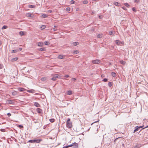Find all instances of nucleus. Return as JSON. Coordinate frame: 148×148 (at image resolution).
Returning <instances> with one entry per match:
<instances>
[{"mask_svg": "<svg viewBox=\"0 0 148 148\" xmlns=\"http://www.w3.org/2000/svg\"><path fill=\"white\" fill-rule=\"evenodd\" d=\"M140 145H139V144H138V145H136V147H138H138H140Z\"/></svg>", "mask_w": 148, "mask_h": 148, "instance_id": "54", "label": "nucleus"}, {"mask_svg": "<svg viewBox=\"0 0 148 148\" xmlns=\"http://www.w3.org/2000/svg\"><path fill=\"white\" fill-rule=\"evenodd\" d=\"M53 30L56 31V30L54 29V28H53Z\"/></svg>", "mask_w": 148, "mask_h": 148, "instance_id": "61", "label": "nucleus"}, {"mask_svg": "<svg viewBox=\"0 0 148 148\" xmlns=\"http://www.w3.org/2000/svg\"><path fill=\"white\" fill-rule=\"evenodd\" d=\"M120 62L121 64L123 65L125 64V62L123 60L120 61Z\"/></svg>", "mask_w": 148, "mask_h": 148, "instance_id": "22", "label": "nucleus"}, {"mask_svg": "<svg viewBox=\"0 0 148 148\" xmlns=\"http://www.w3.org/2000/svg\"><path fill=\"white\" fill-rule=\"evenodd\" d=\"M39 51H45V49L44 48H40L39 49Z\"/></svg>", "mask_w": 148, "mask_h": 148, "instance_id": "19", "label": "nucleus"}, {"mask_svg": "<svg viewBox=\"0 0 148 148\" xmlns=\"http://www.w3.org/2000/svg\"><path fill=\"white\" fill-rule=\"evenodd\" d=\"M0 130L2 132H5V129H1Z\"/></svg>", "mask_w": 148, "mask_h": 148, "instance_id": "40", "label": "nucleus"}, {"mask_svg": "<svg viewBox=\"0 0 148 148\" xmlns=\"http://www.w3.org/2000/svg\"><path fill=\"white\" fill-rule=\"evenodd\" d=\"M103 34H99L97 36V37L99 38H101L102 37Z\"/></svg>", "mask_w": 148, "mask_h": 148, "instance_id": "17", "label": "nucleus"}, {"mask_svg": "<svg viewBox=\"0 0 148 148\" xmlns=\"http://www.w3.org/2000/svg\"><path fill=\"white\" fill-rule=\"evenodd\" d=\"M49 121L51 123H53L54 122L55 119H49Z\"/></svg>", "mask_w": 148, "mask_h": 148, "instance_id": "27", "label": "nucleus"}, {"mask_svg": "<svg viewBox=\"0 0 148 148\" xmlns=\"http://www.w3.org/2000/svg\"><path fill=\"white\" fill-rule=\"evenodd\" d=\"M148 127V125L147 126H146V127H145L144 128H142V129H144L145 128H147V127Z\"/></svg>", "mask_w": 148, "mask_h": 148, "instance_id": "58", "label": "nucleus"}, {"mask_svg": "<svg viewBox=\"0 0 148 148\" xmlns=\"http://www.w3.org/2000/svg\"><path fill=\"white\" fill-rule=\"evenodd\" d=\"M113 31H111L110 32H109V34L110 35H112L113 34Z\"/></svg>", "mask_w": 148, "mask_h": 148, "instance_id": "43", "label": "nucleus"}, {"mask_svg": "<svg viewBox=\"0 0 148 148\" xmlns=\"http://www.w3.org/2000/svg\"><path fill=\"white\" fill-rule=\"evenodd\" d=\"M63 57H64L65 56L62 55H60L58 56V58L60 59H62L63 58Z\"/></svg>", "mask_w": 148, "mask_h": 148, "instance_id": "14", "label": "nucleus"}, {"mask_svg": "<svg viewBox=\"0 0 148 148\" xmlns=\"http://www.w3.org/2000/svg\"><path fill=\"white\" fill-rule=\"evenodd\" d=\"M35 7V5H30L29 6V7L30 8H34Z\"/></svg>", "mask_w": 148, "mask_h": 148, "instance_id": "26", "label": "nucleus"}, {"mask_svg": "<svg viewBox=\"0 0 148 148\" xmlns=\"http://www.w3.org/2000/svg\"><path fill=\"white\" fill-rule=\"evenodd\" d=\"M19 34L21 36H22L24 35V34L23 32L21 31L19 32Z\"/></svg>", "mask_w": 148, "mask_h": 148, "instance_id": "23", "label": "nucleus"}, {"mask_svg": "<svg viewBox=\"0 0 148 148\" xmlns=\"http://www.w3.org/2000/svg\"><path fill=\"white\" fill-rule=\"evenodd\" d=\"M76 80V79H75V78H73L72 79V80H73V81H75Z\"/></svg>", "mask_w": 148, "mask_h": 148, "instance_id": "53", "label": "nucleus"}, {"mask_svg": "<svg viewBox=\"0 0 148 148\" xmlns=\"http://www.w3.org/2000/svg\"><path fill=\"white\" fill-rule=\"evenodd\" d=\"M45 27H46L45 25H42L41 26V27H40V28L41 29H44Z\"/></svg>", "mask_w": 148, "mask_h": 148, "instance_id": "28", "label": "nucleus"}, {"mask_svg": "<svg viewBox=\"0 0 148 148\" xmlns=\"http://www.w3.org/2000/svg\"><path fill=\"white\" fill-rule=\"evenodd\" d=\"M47 12L49 13H51L52 12V10H48Z\"/></svg>", "mask_w": 148, "mask_h": 148, "instance_id": "46", "label": "nucleus"}, {"mask_svg": "<svg viewBox=\"0 0 148 148\" xmlns=\"http://www.w3.org/2000/svg\"><path fill=\"white\" fill-rule=\"evenodd\" d=\"M66 126L67 127L69 128H71L72 126V123L71 122L70 119L69 118H68L66 122Z\"/></svg>", "mask_w": 148, "mask_h": 148, "instance_id": "1", "label": "nucleus"}, {"mask_svg": "<svg viewBox=\"0 0 148 148\" xmlns=\"http://www.w3.org/2000/svg\"><path fill=\"white\" fill-rule=\"evenodd\" d=\"M58 75L55 74L53 75V77L51 78V79L53 81H55L57 78L58 77Z\"/></svg>", "mask_w": 148, "mask_h": 148, "instance_id": "3", "label": "nucleus"}, {"mask_svg": "<svg viewBox=\"0 0 148 148\" xmlns=\"http://www.w3.org/2000/svg\"><path fill=\"white\" fill-rule=\"evenodd\" d=\"M28 142L30 143H34V140H29L28 141Z\"/></svg>", "mask_w": 148, "mask_h": 148, "instance_id": "35", "label": "nucleus"}, {"mask_svg": "<svg viewBox=\"0 0 148 148\" xmlns=\"http://www.w3.org/2000/svg\"><path fill=\"white\" fill-rule=\"evenodd\" d=\"M121 138V137H118V138H116V139H115L114 140V143H115L116 141L117 140H118L119 138Z\"/></svg>", "mask_w": 148, "mask_h": 148, "instance_id": "39", "label": "nucleus"}, {"mask_svg": "<svg viewBox=\"0 0 148 148\" xmlns=\"http://www.w3.org/2000/svg\"><path fill=\"white\" fill-rule=\"evenodd\" d=\"M19 50H20V51H21V50H22V48H19Z\"/></svg>", "mask_w": 148, "mask_h": 148, "instance_id": "57", "label": "nucleus"}, {"mask_svg": "<svg viewBox=\"0 0 148 148\" xmlns=\"http://www.w3.org/2000/svg\"><path fill=\"white\" fill-rule=\"evenodd\" d=\"M1 42L0 41V45H1Z\"/></svg>", "mask_w": 148, "mask_h": 148, "instance_id": "63", "label": "nucleus"}, {"mask_svg": "<svg viewBox=\"0 0 148 148\" xmlns=\"http://www.w3.org/2000/svg\"><path fill=\"white\" fill-rule=\"evenodd\" d=\"M132 10L133 11H134V12L136 11V10L134 8H132Z\"/></svg>", "mask_w": 148, "mask_h": 148, "instance_id": "49", "label": "nucleus"}, {"mask_svg": "<svg viewBox=\"0 0 148 148\" xmlns=\"http://www.w3.org/2000/svg\"><path fill=\"white\" fill-rule=\"evenodd\" d=\"M108 85L109 87H111L112 86V83L111 82H109L108 83Z\"/></svg>", "mask_w": 148, "mask_h": 148, "instance_id": "36", "label": "nucleus"}, {"mask_svg": "<svg viewBox=\"0 0 148 148\" xmlns=\"http://www.w3.org/2000/svg\"><path fill=\"white\" fill-rule=\"evenodd\" d=\"M44 44L46 45H47L48 44V42L45 41L44 42Z\"/></svg>", "mask_w": 148, "mask_h": 148, "instance_id": "47", "label": "nucleus"}, {"mask_svg": "<svg viewBox=\"0 0 148 148\" xmlns=\"http://www.w3.org/2000/svg\"><path fill=\"white\" fill-rule=\"evenodd\" d=\"M78 144L77 143H76L75 142L74 143H73L71 145H68L67 146V148L70 147H72L73 146V147L75 148H77L78 147Z\"/></svg>", "mask_w": 148, "mask_h": 148, "instance_id": "2", "label": "nucleus"}, {"mask_svg": "<svg viewBox=\"0 0 148 148\" xmlns=\"http://www.w3.org/2000/svg\"><path fill=\"white\" fill-rule=\"evenodd\" d=\"M18 90L20 92H23L24 91L25 89L22 88H18Z\"/></svg>", "mask_w": 148, "mask_h": 148, "instance_id": "10", "label": "nucleus"}, {"mask_svg": "<svg viewBox=\"0 0 148 148\" xmlns=\"http://www.w3.org/2000/svg\"><path fill=\"white\" fill-rule=\"evenodd\" d=\"M8 103L10 104H14V102L13 100H12L9 99L8 100Z\"/></svg>", "mask_w": 148, "mask_h": 148, "instance_id": "7", "label": "nucleus"}, {"mask_svg": "<svg viewBox=\"0 0 148 148\" xmlns=\"http://www.w3.org/2000/svg\"><path fill=\"white\" fill-rule=\"evenodd\" d=\"M17 52V51L16 50H13L12 51V53H15Z\"/></svg>", "mask_w": 148, "mask_h": 148, "instance_id": "42", "label": "nucleus"}, {"mask_svg": "<svg viewBox=\"0 0 148 148\" xmlns=\"http://www.w3.org/2000/svg\"><path fill=\"white\" fill-rule=\"evenodd\" d=\"M114 4L116 6H119L120 5V3H119L118 2H114Z\"/></svg>", "mask_w": 148, "mask_h": 148, "instance_id": "13", "label": "nucleus"}, {"mask_svg": "<svg viewBox=\"0 0 148 148\" xmlns=\"http://www.w3.org/2000/svg\"><path fill=\"white\" fill-rule=\"evenodd\" d=\"M36 111L38 113H41L42 112V110L41 109L39 108H37Z\"/></svg>", "mask_w": 148, "mask_h": 148, "instance_id": "5", "label": "nucleus"}, {"mask_svg": "<svg viewBox=\"0 0 148 148\" xmlns=\"http://www.w3.org/2000/svg\"><path fill=\"white\" fill-rule=\"evenodd\" d=\"M31 14L29 13H28L26 14V16L28 17H29L31 16Z\"/></svg>", "mask_w": 148, "mask_h": 148, "instance_id": "29", "label": "nucleus"}, {"mask_svg": "<svg viewBox=\"0 0 148 148\" xmlns=\"http://www.w3.org/2000/svg\"><path fill=\"white\" fill-rule=\"evenodd\" d=\"M139 0H135V2H138V1Z\"/></svg>", "mask_w": 148, "mask_h": 148, "instance_id": "56", "label": "nucleus"}, {"mask_svg": "<svg viewBox=\"0 0 148 148\" xmlns=\"http://www.w3.org/2000/svg\"><path fill=\"white\" fill-rule=\"evenodd\" d=\"M79 44L78 42H74L73 43V45L74 46H76Z\"/></svg>", "mask_w": 148, "mask_h": 148, "instance_id": "24", "label": "nucleus"}, {"mask_svg": "<svg viewBox=\"0 0 148 148\" xmlns=\"http://www.w3.org/2000/svg\"><path fill=\"white\" fill-rule=\"evenodd\" d=\"M33 121H34V122L35 123H38V121L37 120H34Z\"/></svg>", "mask_w": 148, "mask_h": 148, "instance_id": "34", "label": "nucleus"}, {"mask_svg": "<svg viewBox=\"0 0 148 148\" xmlns=\"http://www.w3.org/2000/svg\"><path fill=\"white\" fill-rule=\"evenodd\" d=\"M18 127L20 128H23V126L22 125H18Z\"/></svg>", "mask_w": 148, "mask_h": 148, "instance_id": "52", "label": "nucleus"}, {"mask_svg": "<svg viewBox=\"0 0 148 148\" xmlns=\"http://www.w3.org/2000/svg\"><path fill=\"white\" fill-rule=\"evenodd\" d=\"M34 105L36 107H40V105L37 102L34 103Z\"/></svg>", "mask_w": 148, "mask_h": 148, "instance_id": "8", "label": "nucleus"}, {"mask_svg": "<svg viewBox=\"0 0 148 148\" xmlns=\"http://www.w3.org/2000/svg\"><path fill=\"white\" fill-rule=\"evenodd\" d=\"M47 80V78L46 77H43L41 78V80L42 82H45Z\"/></svg>", "mask_w": 148, "mask_h": 148, "instance_id": "12", "label": "nucleus"}, {"mask_svg": "<svg viewBox=\"0 0 148 148\" xmlns=\"http://www.w3.org/2000/svg\"><path fill=\"white\" fill-rule=\"evenodd\" d=\"M62 148H67V146H66V147H63Z\"/></svg>", "mask_w": 148, "mask_h": 148, "instance_id": "59", "label": "nucleus"}, {"mask_svg": "<svg viewBox=\"0 0 148 148\" xmlns=\"http://www.w3.org/2000/svg\"><path fill=\"white\" fill-rule=\"evenodd\" d=\"M135 129L134 131V133L136 132L137 131L139 130V128H138V126H137L135 127Z\"/></svg>", "mask_w": 148, "mask_h": 148, "instance_id": "11", "label": "nucleus"}, {"mask_svg": "<svg viewBox=\"0 0 148 148\" xmlns=\"http://www.w3.org/2000/svg\"><path fill=\"white\" fill-rule=\"evenodd\" d=\"M3 67V66L2 64H0V69H2Z\"/></svg>", "mask_w": 148, "mask_h": 148, "instance_id": "44", "label": "nucleus"}, {"mask_svg": "<svg viewBox=\"0 0 148 148\" xmlns=\"http://www.w3.org/2000/svg\"><path fill=\"white\" fill-rule=\"evenodd\" d=\"M93 1H98V0H92Z\"/></svg>", "mask_w": 148, "mask_h": 148, "instance_id": "60", "label": "nucleus"}, {"mask_svg": "<svg viewBox=\"0 0 148 148\" xmlns=\"http://www.w3.org/2000/svg\"><path fill=\"white\" fill-rule=\"evenodd\" d=\"M70 3L71 4H73L75 3V1L73 0H71L70 1Z\"/></svg>", "mask_w": 148, "mask_h": 148, "instance_id": "41", "label": "nucleus"}, {"mask_svg": "<svg viewBox=\"0 0 148 148\" xmlns=\"http://www.w3.org/2000/svg\"><path fill=\"white\" fill-rule=\"evenodd\" d=\"M7 115H8V117H9L11 116V114L10 113H8L7 114Z\"/></svg>", "mask_w": 148, "mask_h": 148, "instance_id": "48", "label": "nucleus"}, {"mask_svg": "<svg viewBox=\"0 0 148 148\" xmlns=\"http://www.w3.org/2000/svg\"><path fill=\"white\" fill-rule=\"evenodd\" d=\"M28 92L31 93H33V92H32V90H28Z\"/></svg>", "mask_w": 148, "mask_h": 148, "instance_id": "45", "label": "nucleus"}, {"mask_svg": "<svg viewBox=\"0 0 148 148\" xmlns=\"http://www.w3.org/2000/svg\"><path fill=\"white\" fill-rule=\"evenodd\" d=\"M88 3V1L86 0H85L83 1V3L84 4H87Z\"/></svg>", "mask_w": 148, "mask_h": 148, "instance_id": "33", "label": "nucleus"}, {"mask_svg": "<svg viewBox=\"0 0 148 148\" xmlns=\"http://www.w3.org/2000/svg\"><path fill=\"white\" fill-rule=\"evenodd\" d=\"M143 127H144V125H143V126H139V127L138 126V128L139 129L140 128H143Z\"/></svg>", "mask_w": 148, "mask_h": 148, "instance_id": "50", "label": "nucleus"}, {"mask_svg": "<svg viewBox=\"0 0 148 148\" xmlns=\"http://www.w3.org/2000/svg\"><path fill=\"white\" fill-rule=\"evenodd\" d=\"M66 93L67 95H70L72 94V91L71 90H68L66 92Z\"/></svg>", "mask_w": 148, "mask_h": 148, "instance_id": "9", "label": "nucleus"}, {"mask_svg": "<svg viewBox=\"0 0 148 148\" xmlns=\"http://www.w3.org/2000/svg\"><path fill=\"white\" fill-rule=\"evenodd\" d=\"M42 140L41 139L34 140V143H39Z\"/></svg>", "mask_w": 148, "mask_h": 148, "instance_id": "6", "label": "nucleus"}, {"mask_svg": "<svg viewBox=\"0 0 148 148\" xmlns=\"http://www.w3.org/2000/svg\"><path fill=\"white\" fill-rule=\"evenodd\" d=\"M17 92L16 91H14L12 92V95H15L17 94Z\"/></svg>", "mask_w": 148, "mask_h": 148, "instance_id": "31", "label": "nucleus"}, {"mask_svg": "<svg viewBox=\"0 0 148 148\" xmlns=\"http://www.w3.org/2000/svg\"><path fill=\"white\" fill-rule=\"evenodd\" d=\"M111 75L114 77H115L116 76V73L114 72H112L111 73Z\"/></svg>", "mask_w": 148, "mask_h": 148, "instance_id": "15", "label": "nucleus"}, {"mask_svg": "<svg viewBox=\"0 0 148 148\" xmlns=\"http://www.w3.org/2000/svg\"><path fill=\"white\" fill-rule=\"evenodd\" d=\"M69 75H66L65 76H64V77L67 78L69 77Z\"/></svg>", "mask_w": 148, "mask_h": 148, "instance_id": "51", "label": "nucleus"}, {"mask_svg": "<svg viewBox=\"0 0 148 148\" xmlns=\"http://www.w3.org/2000/svg\"><path fill=\"white\" fill-rule=\"evenodd\" d=\"M43 44L42 42H39L38 43V45L39 47H42L43 46Z\"/></svg>", "mask_w": 148, "mask_h": 148, "instance_id": "16", "label": "nucleus"}, {"mask_svg": "<svg viewBox=\"0 0 148 148\" xmlns=\"http://www.w3.org/2000/svg\"><path fill=\"white\" fill-rule=\"evenodd\" d=\"M41 17L42 18H46L47 17V15L45 14H43L41 15Z\"/></svg>", "mask_w": 148, "mask_h": 148, "instance_id": "21", "label": "nucleus"}, {"mask_svg": "<svg viewBox=\"0 0 148 148\" xmlns=\"http://www.w3.org/2000/svg\"><path fill=\"white\" fill-rule=\"evenodd\" d=\"M17 59H18V58H15L12 59L11 60V61L12 62L15 61H16V60H17Z\"/></svg>", "mask_w": 148, "mask_h": 148, "instance_id": "18", "label": "nucleus"}, {"mask_svg": "<svg viewBox=\"0 0 148 148\" xmlns=\"http://www.w3.org/2000/svg\"><path fill=\"white\" fill-rule=\"evenodd\" d=\"M8 28V27L5 25H4L3 27H2L1 29H6Z\"/></svg>", "mask_w": 148, "mask_h": 148, "instance_id": "25", "label": "nucleus"}, {"mask_svg": "<svg viewBox=\"0 0 148 148\" xmlns=\"http://www.w3.org/2000/svg\"><path fill=\"white\" fill-rule=\"evenodd\" d=\"M108 80V79L106 78H105L103 79V81L104 82H106Z\"/></svg>", "mask_w": 148, "mask_h": 148, "instance_id": "38", "label": "nucleus"}, {"mask_svg": "<svg viewBox=\"0 0 148 148\" xmlns=\"http://www.w3.org/2000/svg\"><path fill=\"white\" fill-rule=\"evenodd\" d=\"M79 53L78 51L77 50L73 52V53L74 54H77Z\"/></svg>", "mask_w": 148, "mask_h": 148, "instance_id": "32", "label": "nucleus"}, {"mask_svg": "<svg viewBox=\"0 0 148 148\" xmlns=\"http://www.w3.org/2000/svg\"><path fill=\"white\" fill-rule=\"evenodd\" d=\"M122 8H123V9L124 10H126V8H125V7H124V6L123 7H122Z\"/></svg>", "mask_w": 148, "mask_h": 148, "instance_id": "55", "label": "nucleus"}, {"mask_svg": "<svg viewBox=\"0 0 148 148\" xmlns=\"http://www.w3.org/2000/svg\"><path fill=\"white\" fill-rule=\"evenodd\" d=\"M124 5L127 7L129 8L130 7V5L128 3H125Z\"/></svg>", "mask_w": 148, "mask_h": 148, "instance_id": "30", "label": "nucleus"}, {"mask_svg": "<svg viewBox=\"0 0 148 148\" xmlns=\"http://www.w3.org/2000/svg\"><path fill=\"white\" fill-rule=\"evenodd\" d=\"M136 147H136V146H135V147H134V148H136Z\"/></svg>", "mask_w": 148, "mask_h": 148, "instance_id": "64", "label": "nucleus"}, {"mask_svg": "<svg viewBox=\"0 0 148 148\" xmlns=\"http://www.w3.org/2000/svg\"><path fill=\"white\" fill-rule=\"evenodd\" d=\"M70 8L69 7L67 8L66 9V10L67 11L69 12L70 11Z\"/></svg>", "mask_w": 148, "mask_h": 148, "instance_id": "37", "label": "nucleus"}, {"mask_svg": "<svg viewBox=\"0 0 148 148\" xmlns=\"http://www.w3.org/2000/svg\"><path fill=\"white\" fill-rule=\"evenodd\" d=\"M97 132L95 133H97L98 132V128L97 129Z\"/></svg>", "mask_w": 148, "mask_h": 148, "instance_id": "62", "label": "nucleus"}, {"mask_svg": "<svg viewBox=\"0 0 148 148\" xmlns=\"http://www.w3.org/2000/svg\"><path fill=\"white\" fill-rule=\"evenodd\" d=\"M116 42L117 45H120L121 43V42L119 40H116Z\"/></svg>", "mask_w": 148, "mask_h": 148, "instance_id": "20", "label": "nucleus"}, {"mask_svg": "<svg viewBox=\"0 0 148 148\" xmlns=\"http://www.w3.org/2000/svg\"><path fill=\"white\" fill-rule=\"evenodd\" d=\"M100 60L98 59L94 60L92 61V63L93 64H98L100 63Z\"/></svg>", "mask_w": 148, "mask_h": 148, "instance_id": "4", "label": "nucleus"}]
</instances>
